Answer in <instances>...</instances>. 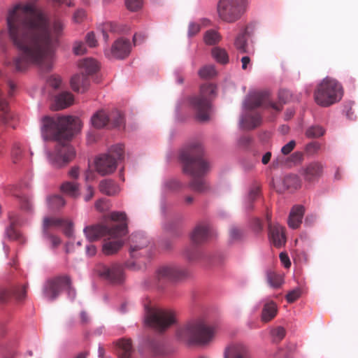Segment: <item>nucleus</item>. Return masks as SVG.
Returning <instances> with one entry per match:
<instances>
[{
    "label": "nucleus",
    "mask_w": 358,
    "mask_h": 358,
    "mask_svg": "<svg viewBox=\"0 0 358 358\" xmlns=\"http://www.w3.org/2000/svg\"><path fill=\"white\" fill-rule=\"evenodd\" d=\"M245 108L248 110L243 115L241 123L245 129H253L259 126L262 122L260 115L255 111L254 109L264 106V108H272L277 112L281 110V106L269 100L268 93L266 92H253L248 95L245 101Z\"/></svg>",
    "instance_id": "obj_4"
},
{
    "label": "nucleus",
    "mask_w": 358,
    "mask_h": 358,
    "mask_svg": "<svg viewBox=\"0 0 358 358\" xmlns=\"http://www.w3.org/2000/svg\"><path fill=\"white\" fill-rule=\"evenodd\" d=\"M179 159L182 164L184 173L192 177L189 182L191 189L200 193L207 190L208 185L201 177L210 171V166L203 158L201 143L195 141L184 146L180 152Z\"/></svg>",
    "instance_id": "obj_2"
},
{
    "label": "nucleus",
    "mask_w": 358,
    "mask_h": 358,
    "mask_svg": "<svg viewBox=\"0 0 358 358\" xmlns=\"http://www.w3.org/2000/svg\"><path fill=\"white\" fill-rule=\"evenodd\" d=\"M216 96V86L203 84L200 87L199 94L189 99V103L196 113V118L201 122L209 119L211 102Z\"/></svg>",
    "instance_id": "obj_8"
},
{
    "label": "nucleus",
    "mask_w": 358,
    "mask_h": 358,
    "mask_svg": "<svg viewBox=\"0 0 358 358\" xmlns=\"http://www.w3.org/2000/svg\"><path fill=\"white\" fill-rule=\"evenodd\" d=\"M324 134V130L322 127L320 126H313L309 127L306 132V135L308 138H319L323 136Z\"/></svg>",
    "instance_id": "obj_45"
},
{
    "label": "nucleus",
    "mask_w": 358,
    "mask_h": 358,
    "mask_svg": "<svg viewBox=\"0 0 358 358\" xmlns=\"http://www.w3.org/2000/svg\"><path fill=\"white\" fill-rule=\"evenodd\" d=\"M27 285L15 287L12 289H1L0 301H6L11 297H15L17 301H22L26 297Z\"/></svg>",
    "instance_id": "obj_24"
},
{
    "label": "nucleus",
    "mask_w": 358,
    "mask_h": 358,
    "mask_svg": "<svg viewBox=\"0 0 358 358\" xmlns=\"http://www.w3.org/2000/svg\"><path fill=\"white\" fill-rule=\"evenodd\" d=\"M64 25L62 20L49 21L46 13L32 3H17L6 15V31L10 43L20 52L6 65L12 71L22 72L31 65L50 71L54 52Z\"/></svg>",
    "instance_id": "obj_1"
},
{
    "label": "nucleus",
    "mask_w": 358,
    "mask_h": 358,
    "mask_svg": "<svg viewBox=\"0 0 358 358\" xmlns=\"http://www.w3.org/2000/svg\"><path fill=\"white\" fill-rule=\"evenodd\" d=\"M259 187H253L249 193V199L252 201H254L259 194Z\"/></svg>",
    "instance_id": "obj_63"
},
{
    "label": "nucleus",
    "mask_w": 358,
    "mask_h": 358,
    "mask_svg": "<svg viewBox=\"0 0 358 358\" xmlns=\"http://www.w3.org/2000/svg\"><path fill=\"white\" fill-rule=\"evenodd\" d=\"M73 103V94L68 92H64L55 96V103L51 108L54 110H59L69 107Z\"/></svg>",
    "instance_id": "obj_26"
},
{
    "label": "nucleus",
    "mask_w": 358,
    "mask_h": 358,
    "mask_svg": "<svg viewBox=\"0 0 358 358\" xmlns=\"http://www.w3.org/2000/svg\"><path fill=\"white\" fill-rule=\"evenodd\" d=\"M73 52L76 55H83L86 52V48L83 42H76L73 45Z\"/></svg>",
    "instance_id": "obj_55"
},
{
    "label": "nucleus",
    "mask_w": 358,
    "mask_h": 358,
    "mask_svg": "<svg viewBox=\"0 0 358 358\" xmlns=\"http://www.w3.org/2000/svg\"><path fill=\"white\" fill-rule=\"evenodd\" d=\"M296 141L294 140L290 141L281 148V153L284 155L290 154L296 147Z\"/></svg>",
    "instance_id": "obj_49"
},
{
    "label": "nucleus",
    "mask_w": 358,
    "mask_h": 358,
    "mask_svg": "<svg viewBox=\"0 0 358 358\" xmlns=\"http://www.w3.org/2000/svg\"><path fill=\"white\" fill-rule=\"evenodd\" d=\"M278 96H279V99H280V103H277V104L279 106H281V110H282V103H285L286 102L288 101L289 98L290 97V93L287 90H282L280 91ZM274 103L276 104L275 103Z\"/></svg>",
    "instance_id": "obj_51"
},
{
    "label": "nucleus",
    "mask_w": 358,
    "mask_h": 358,
    "mask_svg": "<svg viewBox=\"0 0 358 358\" xmlns=\"http://www.w3.org/2000/svg\"><path fill=\"white\" fill-rule=\"evenodd\" d=\"M321 145L319 143L312 142L308 143L306 146V150L308 153L310 155H315L317 152V151L320 149Z\"/></svg>",
    "instance_id": "obj_52"
},
{
    "label": "nucleus",
    "mask_w": 358,
    "mask_h": 358,
    "mask_svg": "<svg viewBox=\"0 0 358 358\" xmlns=\"http://www.w3.org/2000/svg\"><path fill=\"white\" fill-rule=\"evenodd\" d=\"M214 329L202 320H193L180 326L176 331L177 338L189 345H203L210 342L214 336Z\"/></svg>",
    "instance_id": "obj_5"
},
{
    "label": "nucleus",
    "mask_w": 358,
    "mask_h": 358,
    "mask_svg": "<svg viewBox=\"0 0 358 358\" xmlns=\"http://www.w3.org/2000/svg\"><path fill=\"white\" fill-rule=\"evenodd\" d=\"M224 358H249L247 348L243 344H233L224 352Z\"/></svg>",
    "instance_id": "obj_25"
},
{
    "label": "nucleus",
    "mask_w": 358,
    "mask_h": 358,
    "mask_svg": "<svg viewBox=\"0 0 358 358\" xmlns=\"http://www.w3.org/2000/svg\"><path fill=\"white\" fill-rule=\"evenodd\" d=\"M86 42L91 48L95 47L96 45L97 41L94 32H90L87 34Z\"/></svg>",
    "instance_id": "obj_59"
},
{
    "label": "nucleus",
    "mask_w": 358,
    "mask_h": 358,
    "mask_svg": "<svg viewBox=\"0 0 358 358\" xmlns=\"http://www.w3.org/2000/svg\"><path fill=\"white\" fill-rule=\"evenodd\" d=\"M268 235L271 241L276 248H280L286 242V236L284 229L279 224H269Z\"/></svg>",
    "instance_id": "obj_22"
},
{
    "label": "nucleus",
    "mask_w": 358,
    "mask_h": 358,
    "mask_svg": "<svg viewBox=\"0 0 358 358\" xmlns=\"http://www.w3.org/2000/svg\"><path fill=\"white\" fill-rule=\"evenodd\" d=\"M280 259L285 268H289L291 266V262L289 260L288 255L286 253L281 252L280 254Z\"/></svg>",
    "instance_id": "obj_61"
},
{
    "label": "nucleus",
    "mask_w": 358,
    "mask_h": 358,
    "mask_svg": "<svg viewBox=\"0 0 358 358\" xmlns=\"http://www.w3.org/2000/svg\"><path fill=\"white\" fill-rule=\"evenodd\" d=\"M220 40L219 33L215 30H208L204 35V41L208 45H214Z\"/></svg>",
    "instance_id": "obj_42"
},
{
    "label": "nucleus",
    "mask_w": 358,
    "mask_h": 358,
    "mask_svg": "<svg viewBox=\"0 0 358 358\" xmlns=\"http://www.w3.org/2000/svg\"><path fill=\"white\" fill-rule=\"evenodd\" d=\"M164 185L166 188L170 190H176L180 187V183L178 180L174 179L166 181Z\"/></svg>",
    "instance_id": "obj_56"
},
{
    "label": "nucleus",
    "mask_w": 358,
    "mask_h": 358,
    "mask_svg": "<svg viewBox=\"0 0 358 358\" xmlns=\"http://www.w3.org/2000/svg\"><path fill=\"white\" fill-rule=\"evenodd\" d=\"M21 201V207L26 210H29L31 209V203L29 202V200L27 197H22L20 199Z\"/></svg>",
    "instance_id": "obj_64"
},
{
    "label": "nucleus",
    "mask_w": 358,
    "mask_h": 358,
    "mask_svg": "<svg viewBox=\"0 0 358 358\" xmlns=\"http://www.w3.org/2000/svg\"><path fill=\"white\" fill-rule=\"evenodd\" d=\"M79 120L72 116L57 119L45 116L42 120V135L45 140H69L77 130Z\"/></svg>",
    "instance_id": "obj_3"
},
{
    "label": "nucleus",
    "mask_w": 358,
    "mask_h": 358,
    "mask_svg": "<svg viewBox=\"0 0 358 358\" xmlns=\"http://www.w3.org/2000/svg\"><path fill=\"white\" fill-rule=\"evenodd\" d=\"M234 45L238 50L241 52L245 53L248 52L247 50V40L245 37V34L242 33L240 34L236 38L234 42Z\"/></svg>",
    "instance_id": "obj_41"
},
{
    "label": "nucleus",
    "mask_w": 358,
    "mask_h": 358,
    "mask_svg": "<svg viewBox=\"0 0 358 358\" xmlns=\"http://www.w3.org/2000/svg\"><path fill=\"white\" fill-rule=\"evenodd\" d=\"M252 227L257 232H260L263 229V224L259 218H254L252 220Z\"/></svg>",
    "instance_id": "obj_62"
},
{
    "label": "nucleus",
    "mask_w": 358,
    "mask_h": 358,
    "mask_svg": "<svg viewBox=\"0 0 358 358\" xmlns=\"http://www.w3.org/2000/svg\"><path fill=\"white\" fill-rule=\"evenodd\" d=\"M278 308L275 302L271 301L266 302L262 308L261 319L264 322H268L277 315Z\"/></svg>",
    "instance_id": "obj_30"
},
{
    "label": "nucleus",
    "mask_w": 358,
    "mask_h": 358,
    "mask_svg": "<svg viewBox=\"0 0 358 358\" xmlns=\"http://www.w3.org/2000/svg\"><path fill=\"white\" fill-rule=\"evenodd\" d=\"M48 205L52 209H59L63 207L66 202L62 196L59 195H53L48 199Z\"/></svg>",
    "instance_id": "obj_39"
},
{
    "label": "nucleus",
    "mask_w": 358,
    "mask_h": 358,
    "mask_svg": "<svg viewBox=\"0 0 358 358\" xmlns=\"http://www.w3.org/2000/svg\"><path fill=\"white\" fill-rule=\"evenodd\" d=\"M201 29L200 25L197 23L192 22L189 25L188 35L189 36H193L198 34Z\"/></svg>",
    "instance_id": "obj_57"
},
{
    "label": "nucleus",
    "mask_w": 358,
    "mask_h": 358,
    "mask_svg": "<svg viewBox=\"0 0 358 358\" xmlns=\"http://www.w3.org/2000/svg\"><path fill=\"white\" fill-rule=\"evenodd\" d=\"M245 236L244 231L237 227H232L229 230V236L231 240L237 241L241 240Z\"/></svg>",
    "instance_id": "obj_46"
},
{
    "label": "nucleus",
    "mask_w": 358,
    "mask_h": 358,
    "mask_svg": "<svg viewBox=\"0 0 358 358\" xmlns=\"http://www.w3.org/2000/svg\"><path fill=\"white\" fill-rule=\"evenodd\" d=\"M95 272L111 283H121L124 280L123 268L117 263H99L95 267Z\"/></svg>",
    "instance_id": "obj_13"
},
{
    "label": "nucleus",
    "mask_w": 358,
    "mask_h": 358,
    "mask_svg": "<svg viewBox=\"0 0 358 358\" xmlns=\"http://www.w3.org/2000/svg\"><path fill=\"white\" fill-rule=\"evenodd\" d=\"M149 241L142 232L133 234L129 241V254L132 258L147 255Z\"/></svg>",
    "instance_id": "obj_15"
},
{
    "label": "nucleus",
    "mask_w": 358,
    "mask_h": 358,
    "mask_svg": "<svg viewBox=\"0 0 358 358\" xmlns=\"http://www.w3.org/2000/svg\"><path fill=\"white\" fill-rule=\"evenodd\" d=\"M116 353L118 358H136V351L131 339L122 338L116 342Z\"/></svg>",
    "instance_id": "obj_20"
},
{
    "label": "nucleus",
    "mask_w": 358,
    "mask_h": 358,
    "mask_svg": "<svg viewBox=\"0 0 358 358\" xmlns=\"http://www.w3.org/2000/svg\"><path fill=\"white\" fill-rule=\"evenodd\" d=\"M213 57L221 64H227L229 62L228 54L225 50L220 48H214L212 50Z\"/></svg>",
    "instance_id": "obj_37"
},
{
    "label": "nucleus",
    "mask_w": 358,
    "mask_h": 358,
    "mask_svg": "<svg viewBox=\"0 0 358 358\" xmlns=\"http://www.w3.org/2000/svg\"><path fill=\"white\" fill-rule=\"evenodd\" d=\"M8 219L10 221V225L6 229V234L7 237L10 240L17 241L20 243H23L24 238L15 228L18 222V217L17 215L13 213H10L8 215Z\"/></svg>",
    "instance_id": "obj_27"
},
{
    "label": "nucleus",
    "mask_w": 358,
    "mask_h": 358,
    "mask_svg": "<svg viewBox=\"0 0 358 358\" xmlns=\"http://www.w3.org/2000/svg\"><path fill=\"white\" fill-rule=\"evenodd\" d=\"M131 45L129 40L120 38L116 40L111 48L106 50L105 54L108 58L123 59L127 57L131 52Z\"/></svg>",
    "instance_id": "obj_17"
},
{
    "label": "nucleus",
    "mask_w": 358,
    "mask_h": 358,
    "mask_svg": "<svg viewBox=\"0 0 358 358\" xmlns=\"http://www.w3.org/2000/svg\"><path fill=\"white\" fill-rule=\"evenodd\" d=\"M22 155V148L20 143L15 142L11 150V156L14 163H16Z\"/></svg>",
    "instance_id": "obj_47"
},
{
    "label": "nucleus",
    "mask_w": 358,
    "mask_h": 358,
    "mask_svg": "<svg viewBox=\"0 0 358 358\" xmlns=\"http://www.w3.org/2000/svg\"><path fill=\"white\" fill-rule=\"evenodd\" d=\"M109 236L113 239L106 241L103 245L102 249L103 252L106 255H111L116 253L123 245V241L120 239V237L122 236Z\"/></svg>",
    "instance_id": "obj_28"
},
{
    "label": "nucleus",
    "mask_w": 358,
    "mask_h": 358,
    "mask_svg": "<svg viewBox=\"0 0 358 358\" xmlns=\"http://www.w3.org/2000/svg\"><path fill=\"white\" fill-rule=\"evenodd\" d=\"M245 0H220L217 13L220 18L227 22L238 20L243 12Z\"/></svg>",
    "instance_id": "obj_12"
},
{
    "label": "nucleus",
    "mask_w": 358,
    "mask_h": 358,
    "mask_svg": "<svg viewBox=\"0 0 358 358\" xmlns=\"http://www.w3.org/2000/svg\"><path fill=\"white\" fill-rule=\"evenodd\" d=\"M267 281L271 287L273 288H278L282 284V277L274 272L267 273Z\"/></svg>",
    "instance_id": "obj_38"
},
{
    "label": "nucleus",
    "mask_w": 358,
    "mask_h": 358,
    "mask_svg": "<svg viewBox=\"0 0 358 358\" xmlns=\"http://www.w3.org/2000/svg\"><path fill=\"white\" fill-rule=\"evenodd\" d=\"M304 213V208L302 206H294L290 212L288 224L292 229L298 228L302 221Z\"/></svg>",
    "instance_id": "obj_29"
},
{
    "label": "nucleus",
    "mask_w": 358,
    "mask_h": 358,
    "mask_svg": "<svg viewBox=\"0 0 358 358\" xmlns=\"http://www.w3.org/2000/svg\"><path fill=\"white\" fill-rule=\"evenodd\" d=\"M324 168V164L322 162L313 161L306 164L301 169L300 174L306 182H314L323 176Z\"/></svg>",
    "instance_id": "obj_16"
},
{
    "label": "nucleus",
    "mask_w": 358,
    "mask_h": 358,
    "mask_svg": "<svg viewBox=\"0 0 358 358\" xmlns=\"http://www.w3.org/2000/svg\"><path fill=\"white\" fill-rule=\"evenodd\" d=\"M285 189L296 190L301 187V180L296 174H289L284 177L282 181Z\"/></svg>",
    "instance_id": "obj_33"
},
{
    "label": "nucleus",
    "mask_w": 358,
    "mask_h": 358,
    "mask_svg": "<svg viewBox=\"0 0 358 358\" xmlns=\"http://www.w3.org/2000/svg\"><path fill=\"white\" fill-rule=\"evenodd\" d=\"M108 125L110 127H119L124 124V117L122 114L117 110H113L110 115H108Z\"/></svg>",
    "instance_id": "obj_36"
},
{
    "label": "nucleus",
    "mask_w": 358,
    "mask_h": 358,
    "mask_svg": "<svg viewBox=\"0 0 358 358\" xmlns=\"http://www.w3.org/2000/svg\"><path fill=\"white\" fill-rule=\"evenodd\" d=\"M92 124L96 129H101L108 125V115L103 111L100 110L96 113L91 119Z\"/></svg>",
    "instance_id": "obj_34"
},
{
    "label": "nucleus",
    "mask_w": 358,
    "mask_h": 358,
    "mask_svg": "<svg viewBox=\"0 0 358 358\" xmlns=\"http://www.w3.org/2000/svg\"><path fill=\"white\" fill-rule=\"evenodd\" d=\"M85 17V11L83 9H78L73 15V20L75 22L79 23L83 20Z\"/></svg>",
    "instance_id": "obj_58"
},
{
    "label": "nucleus",
    "mask_w": 358,
    "mask_h": 358,
    "mask_svg": "<svg viewBox=\"0 0 358 358\" xmlns=\"http://www.w3.org/2000/svg\"><path fill=\"white\" fill-rule=\"evenodd\" d=\"M110 218L113 221L123 222L120 224H113L108 227L103 224H96L85 228L84 232L87 238L94 241L104 236H124L127 233V215L122 212H112Z\"/></svg>",
    "instance_id": "obj_6"
},
{
    "label": "nucleus",
    "mask_w": 358,
    "mask_h": 358,
    "mask_svg": "<svg viewBox=\"0 0 358 358\" xmlns=\"http://www.w3.org/2000/svg\"><path fill=\"white\" fill-rule=\"evenodd\" d=\"M101 32L105 41L108 39V32H115L117 30L116 24L111 22H106L101 25Z\"/></svg>",
    "instance_id": "obj_44"
},
{
    "label": "nucleus",
    "mask_w": 358,
    "mask_h": 358,
    "mask_svg": "<svg viewBox=\"0 0 358 358\" xmlns=\"http://www.w3.org/2000/svg\"><path fill=\"white\" fill-rule=\"evenodd\" d=\"M211 236V229L208 224H198L191 234L192 242L199 245L206 242Z\"/></svg>",
    "instance_id": "obj_21"
},
{
    "label": "nucleus",
    "mask_w": 358,
    "mask_h": 358,
    "mask_svg": "<svg viewBox=\"0 0 358 358\" xmlns=\"http://www.w3.org/2000/svg\"><path fill=\"white\" fill-rule=\"evenodd\" d=\"M44 236L51 241L53 247H57L61 243L60 238L57 236L51 235L49 232L44 234Z\"/></svg>",
    "instance_id": "obj_60"
},
{
    "label": "nucleus",
    "mask_w": 358,
    "mask_h": 358,
    "mask_svg": "<svg viewBox=\"0 0 358 358\" xmlns=\"http://www.w3.org/2000/svg\"><path fill=\"white\" fill-rule=\"evenodd\" d=\"M61 191L69 196L76 198L79 195L78 186L73 182H65L61 185Z\"/></svg>",
    "instance_id": "obj_35"
},
{
    "label": "nucleus",
    "mask_w": 358,
    "mask_h": 358,
    "mask_svg": "<svg viewBox=\"0 0 358 358\" xmlns=\"http://www.w3.org/2000/svg\"><path fill=\"white\" fill-rule=\"evenodd\" d=\"M342 96L343 89L341 84L329 78H324L314 92L315 102L322 107H328L338 102Z\"/></svg>",
    "instance_id": "obj_7"
},
{
    "label": "nucleus",
    "mask_w": 358,
    "mask_h": 358,
    "mask_svg": "<svg viewBox=\"0 0 358 358\" xmlns=\"http://www.w3.org/2000/svg\"><path fill=\"white\" fill-rule=\"evenodd\" d=\"M99 190L108 196H113L120 192V187L113 180L106 179L100 182Z\"/></svg>",
    "instance_id": "obj_31"
},
{
    "label": "nucleus",
    "mask_w": 358,
    "mask_h": 358,
    "mask_svg": "<svg viewBox=\"0 0 358 358\" xmlns=\"http://www.w3.org/2000/svg\"><path fill=\"white\" fill-rule=\"evenodd\" d=\"M74 148L68 143H59L53 153L49 154V161L55 167L66 165L75 157Z\"/></svg>",
    "instance_id": "obj_14"
},
{
    "label": "nucleus",
    "mask_w": 358,
    "mask_h": 358,
    "mask_svg": "<svg viewBox=\"0 0 358 358\" xmlns=\"http://www.w3.org/2000/svg\"><path fill=\"white\" fill-rule=\"evenodd\" d=\"M79 68L87 76L96 73L99 69L97 62L92 58H85L80 61Z\"/></svg>",
    "instance_id": "obj_32"
},
{
    "label": "nucleus",
    "mask_w": 358,
    "mask_h": 358,
    "mask_svg": "<svg viewBox=\"0 0 358 358\" xmlns=\"http://www.w3.org/2000/svg\"><path fill=\"white\" fill-rule=\"evenodd\" d=\"M187 271L174 265H165L159 267L156 273L158 280H179L187 275Z\"/></svg>",
    "instance_id": "obj_18"
},
{
    "label": "nucleus",
    "mask_w": 358,
    "mask_h": 358,
    "mask_svg": "<svg viewBox=\"0 0 358 358\" xmlns=\"http://www.w3.org/2000/svg\"><path fill=\"white\" fill-rule=\"evenodd\" d=\"M62 227L64 229V234L67 236H71L73 233L72 223L68 220H64L55 217H45L43 223V234H48L50 229Z\"/></svg>",
    "instance_id": "obj_19"
},
{
    "label": "nucleus",
    "mask_w": 358,
    "mask_h": 358,
    "mask_svg": "<svg viewBox=\"0 0 358 358\" xmlns=\"http://www.w3.org/2000/svg\"><path fill=\"white\" fill-rule=\"evenodd\" d=\"M271 334L272 336L273 342L279 343L285 336L286 331L282 327H277L271 330Z\"/></svg>",
    "instance_id": "obj_43"
},
{
    "label": "nucleus",
    "mask_w": 358,
    "mask_h": 358,
    "mask_svg": "<svg viewBox=\"0 0 358 358\" xmlns=\"http://www.w3.org/2000/svg\"><path fill=\"white\" fill-rule=\"evenodd\" d=\"M63 289H66L71 299L76 297V290L71 287V278L67 275L58 276L47 281L43 294L48 299L53 301L58 297Z\"/></svg>",
    "instance_id": "obj_11"
},
{
    "label": "nucleus",
    "mask_w": 358,
    "mask_h": 358,
    "mask_svg": "<svg viewBox=\"0 0 358 358\" xmlns=\"http://www.w3.org/2000/svg\"><path fill=\"white\" fill-rule=\"evenodd\" d=\"M143 5L142 0H126L127 8L131 11H136L141 8Z\"/></svg>",
    "instance_id": "obj_48"
},
{
    "label": "nucleus",
    "mask_w": 358,
    "mask_h": 358,
    "mask_svg": "<svg viewBox=\"0 0 358 358\" xmlns=\"http://www.w3.org/2000/svg\"><path fill=\"white\" fill-rule=\"evenodd\" d=\"M301 295V291L299 289H296L290 291L286 295V299L289 303H293L297 300Z\"/></svg>",
    "instance_id": "obj_50"
},
{
    "label": "nucleus",
    "mask_w": 358,
    "mask_h": 358,
    "mask_svg": "<svg viewBox=\"0 0 358 358\" xmlns=\"http://www.w3.org/2000/svg\"><path fill=\"white\" fill-rule=\"evenodd\" d=\"M72 90L78 93L85 92L90 86V79L83 72L74 74L70 80Z\"/></svg>",
    "instance_id": "obj_23"
},
{
    "label": "nucleus",
    "mask_w": 358,
    "mask_h": 358,
    "mask_svg": "<svg viewBox=\"0 0 358 358\" xmlns=\"http://www.w3.org/2000/svg\"><path fill=\"white\" fill-rule=\"evenodd\" d=\"M303 160V153L302 152H294L292 153L289 157V161L293 162L294 164H299L302 162Z\"/></svg>",
    "instance_id": "obj_54"
},
{
    "label": "nucleus",
    "mask_w": 358,
    "mask_h": 358,
    "mask_svg": "<svg viewBox=\"0 0 358 358\" xmlns=\"http://www.w3.org/2000/svg\"><path fill=\"white\" fill-rule=\"evenodd\" d=\"M216 74L215 67L212 65L205 66L199 71V76L203 79L213 78Z\"/></svg>",
    "instance_id": "obj_40"
},
{
    "label": "nucleus",
    "mask_w": 358,
    "mask_h": 358,
    "mask_svg": "<svg viewBox=\"0 0 358 358\" xmlns=\"http://www.w3.org/2000/svg\"><path fill=\"white\" fill-rule=\"evenodd\" d=\"M124 148L121 144L112 146L109 153L100 155L95 160L96 171L101 176L113 173L117 168V162L123 158Z\"/></svg>",
    "instance_id": "obj_10"
},
{
    "label": "nucleus",
    "mask_w": 358,
    "mask_h": 358,
    "mask_svg": "<svg viewBox=\"0 0 358 358\" xmlns=\"http://www.w3.org/2000/svg\"><path fill=\"white\" fill-rule=\"evenodd\" d=\"M145 322L149 327L163 331L175 322V315L171 310L146 306Z\"/></svg>",
    "instance_id": "obj_9"
},
{
    "label": "nucleus",
    "mask_w": 358,
    "mask_h": 358,
    "mask_svg": "<svg viewBox=\"0 0 358 358\" xmlns=\"http://www.w3.org/2000/svg\"><path fill=\"white\" fill-rule=\"evenodd\" d=\"M48 84L54 89H57L62 84L61 78L58 76H52L48 80Z\"/></svg>",
    "instance_id": "obj_53"
}]
</instances>
